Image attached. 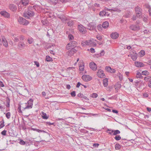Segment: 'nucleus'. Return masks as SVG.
Here are the masks:
<instances>
[{"mask_svg":"<svg viewBox=\"0 0 151 151\" xmlns=\"http://www.w3.org/2000/svg\"><path fill=\"white\" fill-rule=\"evenodd\" d=\"M114 139L118 141L121 139V137L119 135H117L115 137Z\"/></svg>","mask_w":151,"mask_h":151,"instance_id":"58836bf2","label":"nucleus"},{"mask_svg":"<svg viewBox=\"0 0 151 151\" xmlns=\"http://www.w3.org/2000/svg\"><path fill=\"white\" fill-rule=\"evenodd\" d=\"M87 41L88 42V46H93L96 45V44L95 42V41L93 39L87 40Z\"/></svg>","mask_w":151,"mask_h":151,"instance_id":"2eb2a0df","label":"nucleus"},{"mask_svg":"<svg viewBox=\"0 0 151 151\" xmlns=\"http://www.w3.org/2000/svg\"><path fill=\"white\" fill-rule=\"evenodd\" d=\"M102 25H101V24L98 25L97 26V28L99 30H101L102 29Z\"/></svg>","mask_w":151,"mask_h":151,"instance_id":"4d7b16f0","label":"nucleus"},{"mask_svg":"<svg viewBox=\"0 0 151 151\" xmlns=\"http://www.w3.org/2000/svg\"><path fill=\"white\" fill-rule=\"evenodd\" d=\"M42 116L43 119H47L48 118V116H47L46 113L42 112Z\"/></svg>","mask_w":151,"mask_h":151,"instance_id":"a878e982","label":"nucleus"},{"mask_svg":"<svg viewBox=\"0 0 151 151\" xmlns=\"http://www.w3.org/2000/svg\"><path fill=\"white\" fill-rule=\"evenodd\" d=\"M121 147L119 144H116L115 145V148L116 150H119L120 148Z\"/></svg>","mask_w":151,"mask_h":151,"instance_id":"72a5a7b5","label":"nucleus"},{"mask_svg":"<svg viewBox=\"0 0 151 151\" xmlns=\"http://www.w3.org/2000/svg\"><path fill=\"white\" fill-rule=\"evenodd\" d=\"M0 14L1 15H3L5 17L8 18L9 17L10 15L7 12L5 11H1L0 12Z\"/></svg>","mask_w":151,"mask_h":151,"instance_id":"4468645a","label":"nucleus"},{"mask_svg":"<svg viewBox=\"0 0 151 151\" xmlns=\"http://www.w3.org/2000/svg\"><path fill=\"white\" fill-rule=\"evenodd\" d=\"M97 39L99 40H101L102 39V37L101 36H99L96 37Z\"/></svg>","mask_w":151,"mask_h":151,"instance_id":"69168bd1","label":"nucleus"},{"mask_svg":"<svg viewBox=\"0 0 151 151\" xmlns=\"http://www.w3.org/2000/svg\"><path fill=\"white\" fill-rule=\"evenodd\" d=\"M129 27L131 29L134 31H137L140 29V26L136 25H132Z\"/></svg>","mask_w":151,"mask_h":151,"instance_id":"423d86ee","label":"nucleus"},{"mask_svg":"<svg viewBox=\"0 0 151 151\" xmlns=\"http://www.w3.org/2000/svg\"><path fill=\"white\" fill-rule=\"evenodd\" d=\"M104 54V50H102L101 52V53L99 54H98L96 56L97 57H100L101 56H103Z\"/></svg>","mask_w":151,"mask_h":151,"instance_id":"2f4dec72","label":"nucleus"},{"mask_svg":"<svg viewBox=\"0 0 151 151\" xmlns=\"http://www.w3.org/2000/svg\"><path fill=\"white\" fill-rule=\"evenodd\" d=\"M4 126V122L3 121V122L0 125V129L3 127Z\"/></svg>","mask_w":151,"mask_h":151,"instance_id":"864d4df0","label":"nucleus"},{"mask_svg":"<svg viewBox=\"0 0 151 151\" xmlns=\"http://www.w3.org/2000/svg\"><path fill=\"white\" fill-rule=\"evenodd\" d=\"M72 47H73L72 46H71L70 44L69 43L67 45L66 47V49L67 50H69L71 49Z\"/></svg>","mask_w":151,"mask_h":151,"instance_id":"c756f323","label":"nucleus"},{"mask_svg":"<svg viewBox=\"0 0 151 151\" xmlns=\"http://www.w3.org/2000/svg\"><path fill=\"white\" fill-rule=\"evenodd\" d=\"M151 78V77H150L149 76H148L145 77L144 78V79L145 81H149V80H150V79Z\"/></svg>","mask_w":151,"mask_h":151,"instance_id":"ea45409f","label":"nucleus"},{"mask_svg":"<svg viewBox=\"0 0 151 151\" xmlns=\"http://www.w3.org/2000/svg\"><path fill=\"white\" fill-rule=\"evenodd\" d=\"M27 13L28 16L29 17H32L35 14L32 11L30 10L29 9Z\"/></svg>","mask_w":151,"mask_h":151,"instance_id":"393cba45","label":"nucleus"},{"mask_svg":"<svg viewBox=\"0 0 151 151\" xmlns=\"http://www.w3.org/2000/svg\"><path fill=\"white\" fill-rule=\"evenodd\" d=\"M88 29L90 30L94 29L96 27L95 24L93 22L89 23L88 24Z\"/></svg>","mask_w":151,"mask_h":151,"instance_id":"9b49d317","label":"nucleus"},{"mask_svg":"<svg viewBox=\"0 0 151 151\" xmlns=\"http://www.w3.org/2000/svg\"><path fill=\"white\" fill-rule=\"evenodd\" d=\"M90 51L92 53H94L95 52L94 49L92 48L90 49Z\"/></svg>","mask_w":151,"mask_h":151,"instance_id":"338daca9","label":"nucleus"},{"mask_svg":"<svg viewBox=\"0 0 151 151\" xmlns=\"http://www.w3.org/2000/svg\"><path fill=\"white\" fill-rule=\"evenodd\" d=\"M19 143L20 144L22 145H24L25 143V142L22 140H20L19 141Z\"/></svg>","mask_w":151,"mask_h":151,"instance_id":"3c124183","label":"nucleus"},{"mask_svg":"<svg viewBox=\"0 0 151 151\" xmlns=\"http://www.w3.org/2000/svg\"><path fill=\"white\" fill-rule=\"evenodd\" d=\"M21 31L24 33H25L27 32V31L26 29H22L21 30Z\"/></svg>","mask_w":151,"mask_h":151,"instance_id":"e2e57ef3","label":"nucleus"},{"mask_svg":"<svg viewBox=\"0 0 151 151\" xmlns=\"http://www.w3.org/2000/svg\"><path fill=\"white\" fill-rule=\"evenodd\" d=\"M70 94L72 97H74L76 96V92L75 91H73Z\"/></svg>","mask_w":151,"mask_h":151,"instance_id":"8fccbe9b","label":"nucleus"},{"mask_svg":"<svg viewBox=\"0 0 151 151\" xmlns=\"http://www.w3.org/2000/svg\"><path fill=\"white\" fill-rule=\"evenodd\" d=\"M99 144L98 143H94L93 144V146L95 147H98L99 146Z\"/></svg>","mask_w":151,"mask_h":151,"instance_id":"bf43d9fd","label":"nucleus"},{"mask_svg":"<svg viewBox=\"0 0 151 151\" xmlns=\"http://www.w3.org/2000/svg\"><path fill=\"white\" fill-rule=\"evenodd\" d=\"M62 21L63 22H65L66 21V20H67V19L66 18H65L62 17L60 18Z\"/></svg>","mask_w":151,"mask_h":151,"instance_id":"5fc2aeb1","label":"nucleus"},{"mask_svg":"<svg viewBox=\"0 0 151 151\" xmlns=\"http://www.w3.org/2000/svg\"><path fill=\"white\" fill-rule=\"evenodd\" d=\"M104 10H105V11H113L114 12L117 11V12H119L120 11V10H118L117 8H114L113 9H109L106 7L105 8Z\"/></svg>","mask_w":151,"mask_h":151,"instance_id":"6ab92c4d","label":"nucleus"},{"mask_svg":"<svg viewBox=\"0 0 151 151\" xmlns=\"http://www.w3.org/2000/svg\"><path fill=\"white\" fill-rule=\"evenodd\" d=\"M73 24V22L72 21H69L68 23V25L69 26H71Z\"/></svg>","mask_w":151,"mask_h":151,"instance_id":"79ce46f5","label":"nucleus"},{"mask_svg":"<svg viewBox=\"0 0 151 151\" xmlns=\"http://www.w3.org/2000/svg\"><path fill=\"white\" fill-rule=\"evenodd\" d=\"M97 76L101 78H103L105 77V75L103 73L102 70H99L97 72Z\"/></svg>","mask_w":151,"mask_h":151,"instance_id":"0eeeda50","label":"nucleus"},{"mask_svg":"<svg viewBox=\"0 0 151 151\" xmlns=\"http://www.w3.org/2000/svg\"><path fill=\"white\" fill-rule=\"evenodd\" d=\"M120 133V131L118 130H114V135H116Z\"/></svg>","mask_w":151,"mask_h":151,"instance_id":"c85d7f7f","label":"nucleus"},{"mask_svg":"<svg viewBox=\"0 0 151 151\" xmlns=\"http://www.w3.org/2000/svg\"><path fill=\"white\" fill-rule=\"evenodd\" d=\"M106 70L108 72H110V71L111 70V68L109 66H106L105 68Z\"/></svg>","mask_w":151,"mask_h":151,"instance_id":"a19ab883","label":"nucleus"},{"mask_svg":"<svg viewBox=\"0 0 151 151\" xmlns=\"http://www.w3.org/2000/svg\"><path fill=\"white\" fill-rule=\"evenodd\" d=\"M23 16L24 17H27V18H29V16H28V14H27V12L24 13L23 14Z\"/></svg>","mask_w":151,"mask_h":151,"instance_id":"09e8293b","label":"nucleus"},{"mask_svg":"<svg viewBox=\"0 0 151 151\" xmlns=\"http://www.w3.org/2000/svg\"><path fill=\"white\" fill-rule=\"evenodd\" d=\"M135 11L137 17L139 19L141 18L142 14L141 8L138 6H137L135 8Z\"/></svg>","mask_w":151,"mask_h":151,"instance_id":"f257e3e1","label":"nucleus"},{"mask_svg":"<svg viewBox=\"0 0 151 151\" xmlns=\"http://www.w3.org/2000/svg\"><path fill=\"white\" fill-rule=\"evenodd\" d=\"M2 41L3 45L6 47L8 46V42L4 37L2 38Z\"/></svg>","mask_w":151,"mask_h":151,"instance_id":"4be33fe9","label":"nucleus"},{"mask_svg":"<svg viewBox=\"0 0 151 151\" xmlns=\"http://www.w3.org/2000/svg\"><path fill=\"white\" fill-rule=\"evenodd\" d=\"M119 36V34L116 32L112 33L111 35V37L113 39H116Z\"/></svg>","mask_w":151,"mask_h":151,"instance_id":"f8f14e48","label":"nucleus"},{"mask_svg":"<svg viewBox=\"0 0 151 151\" xmlns=\"http://www.w3.org/2000/svg\"><path fill=\"white\" fill-rule=\"evenodd\" d=\"M88 42L87 40L86 41H82L81 42V44L82 46H86V45H88Z\"/></svg>","mask_w":151,"mask_h":151,"instance_id":"cd10ccee","label":"nucleus"},{"mask_svg":"<svg viewBox=\"0 0 151 151\" xmlns=\"http://www.w3.org/2000/svg\"><path fill=\"white\" fill-rule=\"evenodd\" d=\"M139 53L141 55V56H143L145 54V52L143 50H141L139 52Z\"/></svg>","mask_w":151,"mask_h":151,"instance_id":"49530a36","label":"nucleus"},{"mask_svg":"<svg viewBox=\"0 0 151 151\" xmlns=\"http://www.w3.org/2000/svg\"><path fill=\"white\" fill-rule=\"evenodd\" d=\"M25 45L22 42H20L18 44L19 49L20 50L23 49L25 47Z\"/></svg>","mask_w":151,"mask_h":151,"instance_id":"ddd939ff","label":"nucleus"},{"mask_svg":"<svg viewBox=\"0 0 151 151\" xmlns=\"http://www.w3.org/2000/svg\"><path fill=\"white\" fill-rule=\"evenodd\" d=\"M149 82L150 83L148 84V86L149 87L151 88V78L149 80Z\"/></svg>","mask_w":151,"mask_h":151,"instance_id":"0e129e2a","label":"nucleus"},{"mask_svg":"<svg viewBox=\"0 0 151 151\" xmlns=\"http://www.w3.org/2000/svg\"><path fill=\"white\" fill-rule=\"evenodd\" d=\"M9 8L12 11H15L17 10V7L16 5L14 4H10L9 5Z\"/></svg>","mask_w":151,"mask_h":151,"instance_id":"f3484780","label":"nucleus"},{"mask_svg":"<svg viewBox=\"0 0 151 151\" xmlns=\"http://www.w3.org/2000/svg\"><path fill=\"white\" fill-rule=\"evenodd\" d=\"M106 14V11L104 10L101 11L99 14L101 16H104L105 14Z\"/></svg>","mask_w":151,"mask_h":151,"instance_id":"bb28decb","label":"nucleus"},{"mask_svg":"<svg viewBox=\"0 0 151 151\" xmlns=\"http://www.w3.org/2000/svg\"><path fill=\"white\" fill-rule=\"evenodd\" d=\"M135 83V85L137 88L143 87L145 84V82H143L141 81H136Z\"/></svg>","mask_w":151,"mask_h":151,"instance_id":"20e7f679","label":"nucleus"},{"mask_svg":"<svg viewBox=\"0 0 151 151\" xmlns=\"http://www.w3.org/2000/svg\"><path fill=\"white\" fill-rule=\"evenodd\" d=\"M29 3L28 0H22L20 2V4H22L24 6L27 5Z\"/></svg>","mask_w":151,"mask_h":151,"instance_id":"a211bd4d","label":"nucleus"},{"mask_svg":"<svg viewBox=\"0 0 151 151\" xmlns=\"http://www.w3.org/2000/svg\"><path fill=\"white\" fill-rule=\"evenodd\" d=\"M82 79L85 81H90L92 79L91 77L89 75H84L82 77Z\"/></svg>","mask_w":151,"mask_h":151,"instance_id":"6e6552de","label":"nucleus"},{"mask_svg":"<svg viewBox=\"0 0 151 151\" xmlns=\"http://www.w3.org/2000/svg\"><path fill=\"white\" fill-rule=\"evenodd\" d=\"M131 56L132 59L134 61L137 58V56L136 53H133V54H131Z\"/></svg>","mask_w":151,"mask_h":151,"instance_id":"5701e85b","label":"nucleus"},{"mask_svg":"<svg viewBox=\"0 0 151 151\" xmlns=\"http://www.w3.org/2000/svg\"><path fill=\"white\" fill-rule=\"evenodd\" d=\"M98 96V95L96 93H93L92 94L91 96L93 98H96Z\"/></svg>","mask_w":151,"mask_h":151,"instance_id":"37998d69","label":"nucleus"},{"mask_svg":"<svg viewBox=\"0 0 151 151\" xmlns=\"http://www.w3.org/2000/svg\"><path fill=\"white\" fill-rule=\"evenodd\" d=\"M68 38H69L70 40H72L73 39L74 37L71 34H70L68 35Z\"/></svg>","mask_w":151,"mask_h":151,"instance_id":"a18cd8bd","label":"nucleus"},{"mask_svg":"<svg viewBox=\"0 0 151 151\" xmlns=\"http://www.w3.org/2000/svg\"><path fill=\"white\" fill-rule=\"evenodd\" d=\"M135 65L137 67H142L144 66V65L142 63L140 62H135Z\"/></svg>","mask_w":151,"mask_h":151,"instance_id":"dca6fc26","label":"nucleus"},{"mask_svg":"<svg viewBox=\"0 0 151 151\" xmlns=\"http://www.w3.org/2000/svg\"><path fill=\"white\" fill-rule=\"evenodd\" d=\"M70 44L71 45V46H72L73 47H76L77 45V42L75 41H73L70 42H69Z\"/></svg>","mask_w":151,"mask_h":151,"instance_id":"b1692460","label":"nucleus"},{"mask_svg":"<svg viewBox=\"0 0 151 151\" xmlns=\"http://www.w3.org/2000/svg\"><path fill=\"white\" fill-rule=\"evenodd\" d=\"M78 28L79 31L83 34H85L86 32L85 27L81 24L78 25Z\"/></svg>","mask_w":151,"mask_h":151,"instance_id":"7ed1b4c3","label":"nucleus"},{"mask_svg":"<svg viewBox=\"0 0 151 151\" xmlns=\"http://www.w3.org/2000/svg\"><path fill=\"white\" fill-rule=\"evenodd\" d=\"M89 66L90 68L93 70H96L97 69V65L93 62H91L90 63Z\"/></svg>","mask_w":151,"mask_h":151,"instance_id":"1a4fd4ad","label":"nucleus"},{"mask_svg":"<svg viewBox=\"0 0 151 151\" xmlns=\"http://www.w3.org/2000/svg\"><path fill=\"white\" fill-rule=\"evenodd\" d=\"M147 63L149 65H151V60L148 61Z\"/></svg>","mask_w":151,"mask_h":151,"instance_id":"774afa93","label":"nucleus"},{"mask_svg":"<svg viewBox=\"0 0 151 151\" xmlns=\"http://www.w3.org/2000/svg\"><path fill=\"white\" fill-rule=\"evenodd\" d=\"M142 76V74L139 72H137V73L136 77L137 78H140Z\"/></svg>","mask_w":151,"mask_h":151,"instance_id":"473e14b6","label":"nucleus"},{"mask_svg":"<svg viewBox=\"0 0 151 151\" xmlns=\"http://www.w3.org/2000/svg\"><path fill=\"white\" fill-rule=\"evenodd\" d=\"M107 131H109V133L111 135H114V130H111V129H108Z\"/></svg>","mask_w":151,"mask_h":151,"instance_id":"e433bc0d","label":"nucleus"},{"mask_svg":"<svg viewBox=\"0 0 151 151\" xmlns=\"http://www.w3.org/2000/svg\"><path fill=\"white\" fill-rule=\"evenodd\" d=\"M116 70L113 69H111V70L110 71V72L112 73H114L115 72Z\"/></svg>","mask_w":151,"mask_h":151,"instance_id":"13d9d810","label":"nucleus"},{"mask_svg":"<svg viewBox=\"0 0 151 151\" xmlns=\"http://www.w3.org/2000/svg\"><path fill=\"white\" fill-rule=\"evenodd\" d=\"M33 103V100L32 99H30L28 101L27 105L24 108V109L32 108V106Z\"/></svg>","mask_w":151,"mask_h":151,"instance_id":"39448f33","label":"nucleus"},{"mask_svg":"<svg viewBox=\"0 0 151 151\" xmlns=\"http://www.w3.org/2000/svg\"><path fill=\"white\" fill-rule=\"evenodd\" d=\"M46 60L47 61H50L52 59V58L49 56H47L46 58Z\"/></svg>","mask_w":151,"mask_h":151,"instance_id":"4c0bfd02","label":"nucleus"},{"mask_svg":"<svg viewBox=\"0 0 151 151\" xmlns=\"http://www.w3.org/2000/svg\"><path fill=\"white\" fill-rule=\"evenodd\" d=\"M33 39L32 38H29L27 40L28 43L29 44H31L33 42Z\"/></svg>","mask_w":151,"mask_h":151,"instance_id":"7c9ffc66","label":"nucleus"},{"mask_svg":"<svg viewBox=\"0 0 151 151\" xmlns=\"http://www.w3.org/2000/svg\"><path fill=\"white\" fill-rule=\"evenodd\" d=\"M76 52V50L74 48H72L71 50L67 52V54L70 56H71Z\"/></svg>","mask_w":151,"mask_h":151,"instance_id":"9d476101","label":"nucleus"},{"mask_svg":"<svg viewBox=\"0 0 151 151\" xmlns=\"http://www.w3.org/2000/svg\"><path fill=\"white\" fill-rule=\"evenodd\" d=\"M149 73L147 70L144 71L142 72V74L144 75H149Z\"/></svg>","mask_w":151,"mask_h":151,"instance_id":"f704fd0d","label":"nucleus"},{"mask_svg":"<svg viewBox=\"0 0 151 151\" xmlns=\"http://www.w3.org/2000/svg\"><path fill=\"white\" fill-rule=\"evenodd\" d=\"M24 36L22 35H21L20 37V39L21 40H24Z\"/></svg>","mask_w":151,"mask_h":151,"instance_id":"052dcab7","label":"nucleus"},{"mask_svg":"<svg viewBox=\"0 0 151 151\" xmlns=\"http://www.w3.org/2000/svg\"><path fill=\"white\" fill-rule=\"evenodd\" d=\"M81 85H82V84H81L80 82H78V83L77 85H76V87L77 88H79L80 86Z\"/></svg>","mask_w":151,"mask_h":151,"instance_id":"680f3d73","label":"nucleus"},{"mask_svg":"<svg viewBox=\"0 0 151 151\" xmlns=\"http://www.w3.org/2000/svg\"><path fill=\"white\" fill-rule=\"evenodd\" d=\"M6 116L8 119H9L10 117V113L9 112H7L6 114Z\"/></svg>","mask_w":151,"mask_h":151,"instance_id":"c03bdc74","label":"nucleus"},{"mask_svg":"<svg viewBox=\"0 0 151 151\" xmlns=\"http://www.w3.org/2000/svg\"><path fill=\"white\" fill-rule=\"evenodd\" d=\"M18 21L20 24L24 25H27L29 23L27 21L22 17H19L18 19Z\"/></svg>","mask_w":151,"mask_h":151,"instance_id":"f03ea898","label":"nucleus"},{"mask_svg":"<svg viewBox=\"0 0 151 151\" xmlns=\"http://www.w3.org/2000/svg\"><path fill=\"white\" fill-rule=\"evenodd\" d=\"M108 79L107 78H105L103 80V84L105 87H107L108 84Z\"/></svg>","mask_w":151,"mask_h":151,"instance_id":"412c9836","label":"nucleus"},{"mask_svg":"<svg viewBox=\"0 0 151 151\" xmlns=\"http://www.w3.org/2000/svg\"><path fill=\"white\" fill-rule=\"evenodd\" d=\"M109 25V22H104L102 24V27L104 29H106L108 27Z\"/></svg>","mask_w":151,"mask_h":151,"instance_id":"aec40b11","label":"nucleus"},{"mask_svg":"<svg viewBox=\"0 0 151 151\" xmlns=\"http://www.w3.org/2000/svg\"><path fill=\"white\" fill-rule=\"evenodd\" d=\"M6 131L5 130H4L2 131L1 132V134L3 135H6Z\"/></svg>","mask_w":151,"mask_h":151,"instance_id":"603ef678","label":"nucleus"},{"mask_svg":"<svg viewBox=\"0 0 151 151\" xmlns=\"http://www.w3.org/2000/svg\"><path fill=\"white\" fill-rule=\"evenodd\" d=\"M84 69V66L83 65L79 66V69L80 71H83Z\"/></svg>","mask_w":151,"mask_h":151,"instance_id":"de8ad7c7","label":"nucleus"},{"mask_svg":"<svg viewBox=\"0 0 151 151\" xmlns=\"http://www.w3.org/2000/svg\"><path fill=\"white\" fill-rule=\"evenodd\" d=\"M6 106L7 107H9V103H10V100L9 98L7 99L6 100Z\"/></svg>","mask_w":151,"mask_h":151,"instance_id":"c9c22d12","label":"nucleus"},{"mask_svg":"<svg viewBox=\"0 0 151 151\" xmlns=\"http://www.w3.org/2000/svg\"><path fill=\"white\" fill-rule=\"evenodd\" d=\"M35 65H36L37 67H39L40 66L39 63L37 61H35L34 62Z\"/></svg>","mask_w":151,"mask_h":151,"instance_id":"6e6d98bb","label":"nucleus"}]
</instances>
